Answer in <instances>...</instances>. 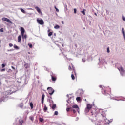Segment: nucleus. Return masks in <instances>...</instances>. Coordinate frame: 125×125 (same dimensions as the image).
I'll return each instance as SVG.
<instances>
[{
  "mask_svg": "<svg viewBox=\"0 0 125 125\" xmlns=\"http://www.w3.org/2000/svg\"><path fill=\"white\" fill-rule=\"evenodd\" d=\"M92 108V104H87V107L85 109V112L88 113L90 111V109Z\"/></svg>",
  "mask_w": 125,
  "mask_h": 125,
  "instance_id": "1",
  "label": "nucleus"
},
{
  "mask_svg": "<svg viewBox=\"0 0 125 125\" xmlns=\"http://www.w3.org/2000/svg\"><path fill=\"white\" fill-rule=\"evenodd\" d=\"M47 90H48V92L49 94H50V95H52V94H53V93H54V89H53V88H52V87H48Z\"/></svg>",
  "mask_w": 125,
  "mask_h": 125,
  "instance_id": "2",
  "label": "nucleus"
},
{
  "mask_svg": "<svg viewBox=\"0 0 125 125\" xmlns=\"http://www.w3.org/2000/svg\"><path fill=\"white\" fill-rule=\"evenodd\" d=\"M37 22L38 24L40 25H43L44 24V22L43 21V20L42 19H40L39 18L37 19Z\"/></svg>",
  "mask_w": 125,
  "mask_h": 125,
  "instance_id": "3",
  "label": "nucleus"
},
{
  "mask_svg": "<svg viewBox=\"0 0 125 125\" xmlns=\"http://www.w3.org/2000/svg\"><path fill=\"white\" fill-rule=\"evenodd\" d=\"M2 20L3 21H5V22H7V23H10V24H11V23H12L11 22V21H10V20H9V19L7 18H5V17L2 18Z\"/></svg>",
  "mask_w": 125,
  "mask_h": 125,
  "instance_id": "4",
  "label": "nucleus"
},
{
  "mask_svg": "<svg viewBox=\"0 0 125 125\" xmlns=\"http://www.w3.org/2000/svg\"><path fill=\"white\" fill-rule=\"evenodd\" d=\"M72 108L73 109H76L77 112H78V113H80V108H79V106H78V105H74L72 106Z\"/></svg>",
  "mask_w": 125,
  "mask_h": 125,
  "instance_id": "5",
  "label": "nucleus"
},
{
  "mask_svg": "<svg viewBox=\"0 0 125 125\" xmlns=\"http://www.w3.org/2000/svg\"><path fill=\"white\" fill-rule=\"evenodd\" d=\"M91 116H92V117L93 118H97V113H95V112H91Z\"/></svg>",
  "mask_w": 125,
  "mask_h": 125,
  "instance_id": "6",
  "label": "nucleus"
},
{
  "mask_svg": "<svg viewBox=\"0 0 125 125\" xmlns=\"http://www.w3.org/2000/svg\"><path fill=\"white\" fill-rule=\"evenodd\" d=\"M35 9L37 10V11L38 12V13H40L42 15V11L40 10V8L39 7H35Z\"/></svg>",
  "mask_w": 125,
  "mask_h": 125,
  "instance_id": "7",
  "label": "nucleus"
},
{
  "mask_svg": "<svg viewBox=\"0 0 125 125\" xmlns=\"http://www.w3.org/2000/svg\"><path fill=\"white\" fill-rule=\"evenodd\" d=\"M44 97H45V95H44V94H43L42 95V99H41V102H42V104H43V102L44 101Z\"/></svg>",
  "mask_w": 125,
  "mask_h": 125,
  "instance_id": "8",
  "label": "nucleus"
},
{
  "mask_svg": "<svg viewBox=\"0 0 125 125\" xmlns=\"http://www.w3.org/2000/svg\"><path fill=\"white\" fill-rule=\"evenodd\" d=\"M21 36H23V35L25 33V29L23 27H21Z\"/></svg>",
  "mask_w": 125,
  "mask_h": 125,
  "instance_id": "9",
  "label": "nucleus"
},
{
  "mask_svg": "<svg viewBox=\"0 0 125 125\" xmlns=\"http://www.w3.org/2000/svg\"><path fill=\"white\" fill-rule=\"evenodd\" d=\"M51 77L52 78V80L53 81V82H55V81H56V77L52 75H51Z\"/></svg>",
  "mask_w": 125,
  "mask_h": 125,
  "instance_id": "10",
  "label": "nucleus"
},
{
  "mask_svg": "<svg viewBox=\"0 0 125 125\" xmlns=\"http://www.w3.org/2000/svg\"><path fill=\"white\" fill-rule=\"evenodd\" d=\"M22 38V36H21V35H20L18 36V42H21V39Z\"/></svg>",
  "mask_w": 125,
  "mask_h": 125,
  "instance_id": "11",
  "label": "nucleus"
},
{
  "mask_svg": "<svg viewBox=\"0 0 125 125\" xmlns=\"http://www.w3.org/2000/svg\"><path fill=\"white\" fill-rule=\"evenodd\" d=\"M24 66L25 69H28V68H30V65H29V64L28 63H26L25 64H24Z\"/></svg>",
  "mask_w": 125,
  "mask_h": 125,
  "instance_id": "12",
  "label": "nucleus"
},
{
  "mask_svg": "<svg viewBox=\"0 0 125 125\" xmlns=\"http://www.w3.org/2000/svg\"><path fill=\"white\" fill-rule=\"evenodd\" d=\"M118 70H119V71H120V72H122V73H124V72H125V71H124V69H123L122 67H119V68H118Z\"/></svg>",
  "mask_w": 125,
  "mask_h": 125,
  "instance_id": "13",
  "label": "nucleus"
},
{
  "mask_svg": "<svg viewBox=\"0 0 125 125\" xmlns=\"http://www.w3.org/2000/svg\"><path fill=\"white\" fill-rule=\"evenodd\" d=\"M86 10H85V9H83L82 11H81V13H82V14L83 15H85V11Z\"/></svg>",
  "mask_w": 125,
  "mask_h": 125,
  "instance_id": "14",
  "label": "nucleus"
},
{
  "mask_svg": "<svg viewBox=\"0 0 125 125\" xmlns=\"http://www.w3.org/2000/svg\"><path fill=\"white\" fill-rule=\"evenodd\" d=\"M30 106L31 109H33V108H34V104H33L32 102H31L30 103Z\"/></svg>",
  "mask_w": 125,
  "mask_h": 125,
  "instance_id": "15",
  "label": "nucleus"
},
{
  "mask_svg": "<svg viewBox=\"0 0 125 125\" xmlns=\"http://www.w3.org/2000/svg\"><path fill=\"white\" fill-rule=\"evenodd\" d=\"M70 111H72V107H67L66 108V111L70 112Z\"/></svg>",
  "mask_w": 125,
  "mask_h": 125,
  "instance_id": "16",
  "label": "nucleus"
},
{
  "mask_svg": "<svg viewBox=\"0 0 125 125\" xmlns=\"http://www.w3.org/2000/svg\"><path fill=\"white\" fill-rule=\"evenodd\" d=\"M107 92L106 90H104L103 93L104 94V95H108V93Z\"/></svg>",
  "mask_w": 125,
  "mask_h": 125,
  "instance_id": "17",
  "label": "nucleus"
},
{
  "mask_svg": "<svg viewBox=\"0 0 125 125\" xmlns=\"http://www.w3.org/2000/svg\"><path fill=\"white\" fill-rule=\"evenodd\" d=\"M22 37V39H25V40L27 39V35H24L23 34V35H21Z\"/></svg>",
  "mask_w": 125,
  "mask_h": 125,
  "instance_id": "18",
  "label": "nucleus"
},
{
  "mask_svg": "<svg viewBox=\"0 0 125 125\" xmlns=\"http://www.w3.org/2000/svg\"><path fill=\"white\" fill-rule=\"evenodd\" d=\"M43 111L45 112H46V111H47V107H46V105H44Z\"/></svg>",
  "mask_w": 125,
  "mask_h": 125,
  "instance_id": "19",
  "label": "nucleus"
},
{
  "mask_svg": "<svg viewBox=\"0 0 125 125\" xmlns=\"http://www.w3.org/2000/svg\"><path fill=\"white\" fill-rule=\"evenodd\" d=\"M122 31L123 36H125V30L124 29V28H122Z\"/></svg>",
  "mask_w": 125,
  "mask_h": 125,
  "instance_id": "20",
  "label": "nucleus"
},
{
  "mask_svg": "<svg viewBox=\"0 0 125 125\" xmlns=\"http://www.w3.org/2000/svg\"><path fill=\"white\" fill-rule=\"evenodd\" d=\"M56 108V104H53L52 106V109H53V110H54V109H55Z\"/></svg>",
  "mask_w": 125,
  "mask_h": 125,
  "instance_id": "21",
  "label": "nucleus"
},
{
  "mask_svg": "<svg viewBox=\"0 0 125 125\" xmlns=\"http://www.w3.org/2000/svg\"><path fill=\"white\" fill-rule=\"evenodd\" d=\"M21 11V12H22L23 13H26V11H25V10L24 9H23L22 8H21L20 9Z\"/></svg>",
  "mask_w": 125,
  "mask_h": 125,
  "instance_id": "22",
  "label": "nucleus"
},
{
  "mask_svg": "<svg viewBox=\"0 0 125 125\" xmlns=\"http://www.w3.org/2000/svg\"><path fill=\"white\" fill-rule=\"evenodd\" d=\"M54 28H55V29H59V28H60V26H59V25H55V26H54Z\"/></svg>",
  "mask_w": 125,
  "mask_h": 125,
  "instance_id": "23",
  "label": "nucleus"
},
{
  "mask_svg": "<svg viewBox=\"0 0 125 125\" xmlns=\"http://www.w3.org/2000/svg\"><path fill=\"white\" fill-rule=\"evenodd\" d=\"M53 34V32H50L48 33V36L49 37H50L51 36H52V34Z\"/></svg>",
  "mask_w": 125,
  "mask_h": 125,
  "instance_id": "24",
  "label": "nucleus"
},
{
  "mask_svg": "<svg viewBox=\"0 0 125 125\" xmlns=\"http://www.w3.org/2000/svg\"><path fill=\"white\" fill-rule=\"evenodd\" d=\"M77 101H81V97H78L76 98Z\"/></svg>",
  "mask_w": 125,
  "mask_h": 125,
  "instance_id": "25",
  "label": "nucleus"
},
{
  "mask_svg": "<svg viewBox=\"0 0 125 125\" xmlns=\"http://www.w3.org/2000/svg\"><path fill=\"white\" fill-rule=\"evenodd\" d=\"M14 48H15V49H19V47H18V46H16V45H14Z\"/></svg>",
  "mask_w": 125,
  "mask_h": 125,
  "instance_id": "26",
  "label": "nucleus"
},
{
  "mask_svg": "<svg viewBox=\"0 0 125 125\" xmlns=\"http://www.w3.org/2000/svg\"><path fill=\"white\" fill-rule=\"evenodd\" d=\"M54 7H55V9H56V11L57 12H59V10L56 7V6H55Z\"/></svg>",
  "mask_w": 125,
  "mask_h": 125,
  "instance_id": "27",
  "label": "nucleus"
},
{
  "mask_svg": "<svg viewBox=\"0 0 125 125\" xmlns=\"http://www.w3.org/2000/svg\"><path fill=\"white\" fill-rule=\"evenodd\" d=\"M29 119L31 120V121H34V117L33 116H30Z\"/></svg>",
  "mask_w": 125,
  "mask_h": 125,
  "instance_id": "28",
  "label": "nucleus"
},
{
  "mask_svg": "<svg viewBox=\"0 0 125 125\" xmlns=\"http://www.w3.org/2000/svg\"><path fill=\"white\" fill-rule=\"evenodd\" d=\"M71 78L72 80H75V76L74 75V74H71Z\"/></svg>",
  "mask_w": 125,
  "mask_h": 125,
  "instance_id": "29",
  "label": "nucleus"
},
{
  "mask_svg": "<svg viewBox=\"0 0 125 125\" xmlns=\"http://www.w3.org/2000/svg\"><path fill=\"white\" fill-rule=\"evenodd\" d=\"M107 53H110V47H107Z\"/></svg>",
  "mask_w": 125,
  "mask_h": 125,
  "instance_id": "30",
  "label": "nucleus"
},
{
  "mask_svg": "<svg viewBox=\"0 0 125 125\" xmlns=\"http://www.w3.org/2000/svg\"><path fill=\"white\" fill-rule=\"evenodd\" d=\"M57 115H58V112L55 111L54 113V116H57Z\"/></svg>",
  "mask_w": 125,
  "mask_h": 125,
  "instance_id": "31",
  "label": "nucleus"
},
{
  "mask_svg": "<svg viewBox=\"0 0 125 125\" xmlns=\"http://www.w3.org/2000/svg\"><path fill=\"white\" fill-rule=\"evenodd\" d=\"M28 45L30 48H32V47H33V45H32V44H28Z\"/></svg>",
  "mask_w": 125,
  "mask_h": 125,
  "instance_id": "32",
  "label": "nucleus"
},
{
  "mask_svg": "<svg viewBox=\"0 0 125 125\" xmlns=\"http://www.w3.org/2000/svg\"><path fill=\"white\" fill-rule=\"evenodd\" d=\"M39 121L40 122H43V119L42 118H40Z\"/></svg>",
  "mask_w": 125,
  "mask_h": 125,
  "instance_id": "33",
  "label": "nucleus"
},
{
  "mask_svg": "<svg viewBox=\"0 0 125 125\" xmlns=\"http://www.w3.org/2000/svg\"><path fill=\"white\" fill-rule=\"evenodd\" d=\"M9 46L10 47H12V46H13V44H12V43H9Z\"/></svg>",
  "mask_w": 125,
  "mask_h": 125,
  "instance_id": "34",
  "label": "nucleus"
},
{
  "mask_svg": "<svg viewBox=\"0 0 125 125\" xmlns=\"http://www.w3.org/2000/svg\"><path fill=\"white\" fill-rule=\"evenodd\" d=\"M72 111H73V114H76V110L72 109Z\"/></svg>",
  "mask_w": 125,
  "mask_h": 125,
  "instance_id": "35",
  "label": "nucleus"
},
{
  "mask_svg": "<svg viewBox=\"0 0 125 125\" xmlns=\"http://www.w3.org/2000/svg\"><path fill=\"white\" fill-rule=\"evenodd\" d=\"M68 69L69 70V71H71L72 70V67L71 66H69L68 67Z\"/></svg>",
  "mask_w": 125,
  "mask_h": 125,
  "instance_id": "36",
  "label": "nucleus"
},
{
  "mask_svg": "<svg viewBox=\"0 0 125 125\" xmlns=\"http://www.w3.org/2000/svg\"><path fill=\"white\" fill-rule=\"evenodd\" d=\"M74 13H75V14L77 13V9L74 8Z\"/></svg>",
  "mask_w": 125,
  "mask_h": 125,
  "instance_id": "37",
  "label": "nucleus"
},
{
  "mask_svg": "<svg viewBox=\"0 0 125 125\" xmlns=\"http://www.w3.org/2000/svg\"><path fill=\"white\" fill-rule=\"evenodd\" d=\"M0 32H1V33H3V28H1L0 29Z\"/></svg>",
  "mask_w": 125,
  "mask_h": 125,
  "instance_id": "38",
  "label": "nucleus"
},
{
  "mask_svg": "<svg viewBox=\"0 0 125 125\" xmlns=\"http://www.w3.org/2000/svg\"><path fill=\"white\" fill-rule=\"evenodd\" d=\"M4 71H5V68H3L0 70L1 72H4Z\"/></svg>",
  "mask_w": 125,
  "mask_h": 125,
  "instance_id": "39",
  "label": "nucleus"
},
{
  "mask_svg": "<svg viewBox=\"0 0 125 125\" xmlns=\"http://www.w3.org/2000/svg\"><path fill=\"white\" fill-rule=\"evenodd\" d=\"M22 124H23V121L20 122V125H23Z\"/></svg>",
  "mask_w": 125,
  "mask_h": 125,
  "instance_id": "40",
  "label": "nucleus"
},
{
  "mask_svg": "<svg viewBox=\"0 0 125 125\" xmlns=\"http://www.w3.org/2000/svg\"><path fill=\"white\" fill-rule=\"evenodd\" d=\"M1 66H2V68H4V67H5V64H2Z\"/></svg>",
  "mask_w": 125,
  "mask_h": 125,
  "instance_id": "41",
  "label": "nucleus"
},
{
  "mask_svg": "<svg viewBox=\"0 0 125 125\" xmlns=\"http://www.w3.org/2000/svg\"><path fill=\"white\" fill-rule=\"evenodd\" d=\"M12 69H13V70H15V67H13V66H11Z\"/></svg>",
  "mask_w": 125,
  "mask_h": 125,
  "instance_id": "42",
  "label": "nucleus"
},
{
  "mask_svg": "<svg viewBox=\"0 0 125 125\" xmlns=\"http://www.w3.org/2000/svg\"><path fill=\"white\" fill-rule=\"evenodd\" d=\"M82 61H83V62H85V60L83 59H82Z\"/></svg>",
  "mask_w": 125,
  "mask_h": 125,
  "instance_id": "43",
  "label": "nucleus"
},
{
  "mask_svg": "<svg viewBox=\"0 0 125 125\" xmlns=\"http://www.w3.org/2000/svg\"><path fill=\"white\" fill-rule=\"evenodd\" d=\"M99 87H100V88H102V85H100V86H99Z\"/></svg>",
  "mask_w": 125,
  "mask_h": 125,
  "instance_id": "44",
  "label": "nucleus"
},
{
  "mask_svg": "<svg viewBox=\"0 0 125 125\" xmlns=\"http://www.w3.org/2000/svg\"><path fill=\"white\" fill-rule=\"evenodd\" d=\"M48 33H50V29H49V30H48Z\"/></svg>",
  "mask_w": 125,
  "mask_h": 125,
  "instance_id": "45",
  "label": "nucleus"
},
{
  "mask_svg": "<svg viewBox=\"0 0 125 125\" xmlns=\"http://www.w3.org/2000/svg\"><path fill=\"white\" fill-rule=\"evenodd\" d=\"M95 15H96V16H97V14H96V13H95Z\"/></svg>",
  "mask_w": 125,
  "mask_h": 125,
  "instance_id": "46",
  "label": "nucleus"
},
{
  "mask_svg": "<svg viewBox=\"0 0 125 125\" xmlns=\"http://www.w3.org/2000/svg\"><path fill=\"white\" fill-rule=\"evenodd\" d=\"M62 24H64V22L63 21H62Z\"/></svg>",
  "mask_w": 125,
  "mask_h": 125,
  "instance_id": "47",
  "label": "nucleus"
},
{
  "mask_svg": "<svg viewBox=\"0 0 125 125\" xmlns=\"http://www.w3.org/2000/svg\"><path fill=\"white\" fill-rule=\"evenodd\" d=\"M0 42H1V40H0Z\"/></svg>",
  "mask_w": 125,
  "mask_h": 125,
  "instance_id": "48",
  "label": "nucleus"
},
{
  "mask_svg": "<svg viewBox=\"0 0 125 125\" xmlns=\"http://www.w3.org/2000/svg\"><path fill=\"white\" fill-rule=\"evenodd\" d=\"M74 73H75V75H76V72L74 71Z\"/></svg>",
  "mask_w": 125,
  "mask_h": 125,
  "instance_id": "49",
  "label": "nucleus"
},
{
  "mask_svg": "<svg viewBox=\"0 0 125 125\" xmlns=\"http://www.w3.org/2000/svg\"><path fill=\"white\" fill-rule=\"evenodd\" d=\"M98 125H101V124H98Z\"/></svg>",
  "mask_w": 125,
  "mask_h": 125,
  "instance_id": "50",
  "label": "nucleus"
}]
</instances>
